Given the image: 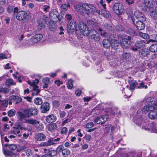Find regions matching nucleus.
<instances>
[{
	"label": "nucleus",
	"instance_id": "obj_1",
	"mask_svg": "<svg viewBox=\"0 0 157 157\" xmlns=\"http://www.w3.org/2000/svg\"><path fill=\"white\" fill-rule=\"evenodd\" d=\"M148 100L147 105L144 106L142 109L143 112L145 113L156 109L155 106H157V100L154 98H149Z\"/></svg>",
	"mask_w": 157,
	"mask_h": 157
},
{
	"label": "nucleus",
	"instance_id": "obj_2",
	"mask_svg": "<svg viewBox=\"0 0 157 157\" xmlns=\"http://www.w3.org/2000/svg\"><path fill=\"white\" fill-rule=\"evenodd\" d=\"M14 14L17 13L16 18L17 20L19 21L25 20L27 17H29L28 15L24 10H13Z\"/></svg>",
	"mask_w": 157,
	"mask_h": 157
},
{
	"label": "nucleus",
	"instance_id": "obj_3",
	"mask_svg": "<svg viewBox=\"0 0 157 157\" xmlns=\"http://www.w3.org/2000/svg\"><path fill=\"white\" fill-rule=\"evenodd\" d=\"M75 9L77 10H94L95 9V7L92 4H83L76 5Z\"/></svg>",
	"mask_w": 157,
	"mask_h": 157
},
{
	"label": "nucleus",
	"instance_id": "obj_4",
	"mask_svg": "<svg viewBox=\"0 0 157 157\" xmlns=\"http://www.w3.org/2000/svg\"><path fill=\"white\" fill-rule=\"evenodd\" d=\"M131 36H128L125 38L122 39L120 41V45L124 49H127L130 46L131 43Z\"/></svg>",
	"mask_w": 157,
	"mask_h": 157
},
{
	"label": "nucleus",
	"instance_id": "obj_5",
	"mask_svg": "<svg viewBox=\"0 0 157 157\" xmlns=\"http://www.w3.org/2000/svg\"><path fill=\"white\" fill-rule=\"evenodd\" d=\"M25 122L31 124L35 125L36 126L39 124L37 127V129L39 130H43L44 129L43 125L42 123H40V121L35 119H30L25 120Z\"/></svg>",
	"mask_w": 157,
	"mask_h": 157
},
{
	"label": "nucleus",
	"instance_id": "obj_6",
	"mask_svg": "<svg viewBox=\"0 0 157 157\" xmlns=\"http://www.w3.org/2000/svg\"><path fill=\"white\" fill-rule=\"evenodd\" d=\"M143 129L150 131L151 132L157 133V125L156 123H151L147 126H143L142 127Z\"/></svg>",
	"mask_w": 157,
	"mask_h": 157
},
{
	"label": "nucleus",
	"instance_id": "obj_7",
	"mask_svg": "<svg viewBox=\"0 0 157 157\" xmlns=\"http://www.w3.org/2000/svg\"><path fill=\"white\" fill-rule=\"evenodd\" d=\"M24 113L26 114L27 117L32 116H35L38 113V111L36 108L31 107L25 110Z\"/></svg>",
	"mask_w": 157,
	"mask_h": 157
},
{
	"label": "nucleus",
	"instance_id": "obj_8",
	"mask_svg": "<svg viewBox=\"0 0 157 157\" xmlns=\"http://www.w3.org/2000/svg\"><path fill=\"white\" fill-rule=\"evenodd\" d=\"M79 28L80 32L85 36H87L90 33L87 26L83 23H81L79 25Z\"/></svg>",
	"mask_w": 157,
	"mask_h": 157
},
{
	"label": "nucleus",
	"instance_id": "obj_9",
	"mask_svg": "<svg viewBox=\"0 0 157 157\" xmlns=\"http://www.w3.org/2000/svg\"><path fill=\"white\" fill-rule=\"evenodd\" d=\"M60 139L59 138L55 139H49L47 141L42 142L40 145L41 146L43 147L49 146L56 144L55 142L59 141Z\"/></svg>",
	"mask_w": 157,
	"mask_h": 157
},
{
	"label": "nucleus",
	"instance_id": "obj_10",
	"mask_svg": "<svg viewBox=\"0 0 157 157\" xmlns=\"http://www.w3.org/2000/svg\"><path fill=\"white\" fill-rule=\"evenodd\" d=\"M77 26L75 21H73L69 23L67 25V31L69 33H72L76 31Z\"/></svg>",
	"mask_w": 157,
	"mask_h": 157
},
{
	"label": "nucleus",
	"instance_id": "obj_11",
	"mask_svg": "<svg viewBox=\"0 0 157 157\" xmlns=\"http://www.w3.org/2000/svg\"><path fill=\"white\" fill-rule=\"evenodd\" d=\"M108 118L107 115H104L96 118L94 120V122L97 124H102L107 121Z\"/></svg>",
	"mask_w": 157,
	"mask_h": 157
},
{
	"label": "nucleus",
	"instance_id": "obj_12",
	"mask_svg": "<svg viewBox=\"0 0 157 157\" xmlns=\"http://www.w3.org/2000/svg\"><path fill=\"white\" fill-rule=\"evenodd\" d=\"M90 36L91 39L95 41H98L100 40L99 34L94 30L90 31Z\"/></svg>",
	"mask_w": 157,
	"mask_h": 157
},
{
	"label": "nucleus",
	"instance_id": "obj_13",
	"mask_svg": "<svg viewBox=\"0 0 157 157\" xmlns=\"http://www.w3.org/2000/svg\"><path fill=\"white\" fill-rule=\"evenodd\" d=\"M49 104L47 102H45L44 103L41 105L40 110L42 113H45L49 110Z\"/></svg>",
	"mask_w": 157,
	"mask_h": 157
},
{
	"label": "nucleus",
	"instance_id": "obj_14",
	"mask_svg": "<svg viewBox=\"0 0 157 157\" xmlns=\"http://www.w3.org/2000/svg\"><path fill=\"white\" fill-rule=\"evenodd\" d=\"M43 37L42 35L41 34H37L33 36L31 39V41L33 43L38 42L41 40Z\"/></svg>",
	"mask_w": 157,
	"mask_h": 157
},
{
	"label": "nucleus",
	"instance_id": "obj_15",
	"mask_svg": "<svg viewBox=\"0 0 157 157\" xmlns=\"http://www.w3.org/2000/svg\"><path fill=\"white\" fill-rule=\"evenodd\" d=\"M57 119L56 117L54 114H51L46 117V121L48 123H52L55 122Z\"/></svg>",
	"mask_w": 157,
	"mask_h": 157
},
{
	"label": "nucleus",
	"instance_id": "obj_16",
	"mask_svg": "<svg viewBox=\"0 0 157 157\" xmlns=\"http://www.w3.org/2000/svg\"><path fill=\"white\" fill-rule=\"evenodd\" d=\"M146 43L145 42L144 40H138L135 43V47H137L139 49H142L146 47Z\"/></svg>",
	"mask_w": 157,
	"mask_h": 157
},
{
	"label": "nucleus",
	"instance_id": "obj_17",
	"mask_svg": "<svg viewBox=\"0 0 157 157\" xmlns=\"http://www.w3.org/2000/svg\"><path fill=\"white\" fill-rule=\"evenodd\" d=\"M16 115L19 120L22 121H23L26 118H28L26 114L25 113H24L21 112H17Z\"/></svg>",
	"mask_w": 157,
	"mask_h": 157
},
{
	"label": "nucleus",
	"instance_id": "obj_18",
	"mask_svg": "<svg viewBox=\"0 0 157 157\" xmlns=\"http://www.w3.org/2000/svg\"><path fill=\"white\" fill-rule=\"evenodd\" d=\"M57 28L56 23L52 19L49 22V29L50 31H55Z\"/></svg>",
	"mask_w": 157,
	"mask_h": 157
},
{
	"label": "nucleus",
	"instance_id": "obj_19",
	"mask_svg": "<svg viewBox=\"0 0 157 157\" xmlns=\"http://www.w3.org/2000/svg\"><path fill=\"white\" fill-rule=\"evenodd\" d=\"M46 136L41 133H39L36 135L35 139L38 141H43L46 139Z\"/></svg>",
	"mask_w": 157,
	"mask_h": 157
},
{
	"label": "nucleus",
	"instance_id": "obj_20",
	"mask_svg": "<svg viewBox=\"0 0 157 157\" xmlns=\"http://www.w3.org/2000/svg\"><path fill=\"white\" fill-rule=\"evenodd\" d=\"M49 14L51 17L53 18L54 19L58 18V20H59V18L60 16L57 10H51Z\"/></svg>",
	"mask_w": 157,
	"mask_h": 157
},
{
	"label": "nucleus",
	"instance_id": "obj_21",
	"mask_svg": "<svg viewBox=\"0 0 157 157\" xmlns=\"http://www.w3.org/2000/svg\"><path fill=\"white\" fill-rule=\"evenodd\" d=\"M155 110L151 111L148 114V117L151 119L154 120L157 119V112Z\"/></svg>",
	"mask_w": 157,
	"mask_h": 157
},
{
	"label": "nucleus",
	"instance_id": "obj_22",
	"mask_svg": "<svg viewBox=\"0 0 157 157\" xmlns=\"http://www.w3.org/2000/svg\"><path fill=\"white\" fill-rule=\"evenodd\" d=\"M135 25L136 27L138 30H142L145 28L144 24L141 21H136Z\"/></svg>",
	"mask_w": 157,
	"mask_h": 157
},
{
	"label": "nucleus",
	"instance_id": "obj_23",
	"mask_svg": "<svg viewBox=\"0 0 157 157\" xmlns=\"http://www.w3.org/2000/svg\"><path fill=\"white\" fill-rule=\"evenodd\" d=\"M144 3L146 6L149 9H152L154 6L152 0H145Z\"/></svg>",
	"mask_w": 157,
	"mask_h": 157
},
{
	"label": "nucleus",
	"instance_id": "obj_24",
	"mask_svg": "<svg viewBox=\"0 0 157 157\" xmlns=\"http://www.w3.org/2000/svg\"><path fill=\"white\" fill-rule=\"evenodd\" d=\"M96 11L98 14H100L101 12V15L105 17H109L110 16V14L108 10H96Z\"/></svg>",
	"mask_w": 157,
	"mask_h": 157
},
{
	"label": "nucleus",
	"instance_id": "obj_25",
	"mask_svg": "<svg viewBox=\"0 0 157 157\" xmlns=\"http://www.w3.org/2000/svg\"><path fill=\"white\" fill-rule=\"evenodd\" d=\"M13 128H17L21 130H26V128L25 126L20 122H17L15 124V126L13 127Z\"/></svg>",
	"mask_w": 157,
	"mask_h": 157
},
{
	"label": "nucleus",
	"instance_id": "obj_26",
	"mask_svg": "<svg viewBox=\"0 0 157 157\" xmlns=\"http://www.w3.org/2000/svg\"><path fill=\"white\" fill-rule=\"evenodd\" d=\"M48 130L51 132L55 131L57 128V126L56 123H53L49 124L48 126Z\"/></svg>",
	"mask_w": 157,
	"mask_h": 157
},
{
	"label": "nucleus",
	"instance_id": "obj_27",
	"mask_svg": "<svg viewBox=\"0 0 157 157\" xmlns=\"http://www.w3.org/2000/svg\"><path fill=\"white\" fill-rule=\"evenodd\" d=\"M140 53L142 56L146 57L149 55V52L147 49L144 48L141 49V51L140 52Z\"/></svg>",
	"mask_w": 157,
	"mask_h": 157
},
{
	"label": "nucleus",
	"instance_id": "obj_28",
	"mask_svg": "<svg viewBox=\"0 0 157 157\" xmlns=\"http://www.w3.org/2000/svg\"><path fill=\"white\" fill-rule=\"evenodd\" d=\"M49 81L50 79L47 77H46L43 79L42 82L44 84L43 87L44 88H47L48 87Z\"/></svg>",
	"mask_w": 157,
	"mask_h": 157
},
{
	"label": "nucleus",
	"instance_id": "obj_29",
	"mask_svg": "<svg viewBox=\"0 0 157 157\" xmlns=\"http://www.w3.org/2000/svg\"><path fill=\"white\" fill-rule=\"evenodd\" d=\"M113 10H123V5L120 3H115L113 7Z\"/></svg>",
	"mask_w": 157,
	"mask_h": 157
},
{
	"label": "nucleus",
	"instance_id": "obj_30",
	"mask_svg": "<svg viewBox=\"0 0 157 157\" xmlns=\"http://www.w3.org/2000/svg\"><path fill=\"white\" fill-rule=\"evenodd\" d=\"M103 47L105 48H108L111 46V43L108 39H105L102 42Z\"/></svg>",
	"mask_w": 157,
	"mask_h": 157
},
{
	"label": "nucleus",
	"instance_id": "obj_31",
	"mask_svg": "<svg viewBox=\"0 0 157 157\" xmlns=\"http://www.w3.org/2000/svg\"><path fill=\"white\" fill-rule=\"evenodd\" d=\"M134 15L137 18H143L144 15L140 10H136L134 12Z\"/></svg>",
	"mask_w": 157,
	"mask_h": 157
},
{
	"label": "nucleus",
	"instance_id": "obj_32",
	"mask_svg": "<svg viewBox=\"0 0 157 157\" xmlns=\"http://www.w3.org/2000/svg\"><path fill=\"white\" fill-rule=\"evenodd\" d=\"M119 44V42L116 40H114L113 41L111 42V45L112 47L115 49H117V48Z\"/></svg>",
	"mask_w": 157,
	"mask_h": 157
},
{
	"label": "nucleus",
	"instance_id": "obj_33",
	"mask_svg": "<svg viewBox=\"0 0 157 157\" xmlns=\"http://www.w3.org/2000/svg\"><path fill=\"white\" fill-rule=\"evenodd\" d=\"M149 50L152 52H157V44H152L149 48Z\"/></svg>",
	"mask_w": 157,
	"mask_h": 157
},
{
	"label": "nucleus",
	"instance_id": "obj_34",
	"mask_svg": "<svg viewBox=\"0 0 157 157\" xmlns=\"http://www.w3.org/2000/svg\"><path fill=\"white\" fill-rule=\"evenodd\" d=\"M4 154L6 155L9 156V157H15V155L14 153L8 150H4Z\"/></svg>",
	"mask_w": 157,
	"mask_h": 157
},
{
	"label": "nucleus",
	"instance_id": "obj_35",
	"mask_svg": "<svg viewBox=\"0 0 157 157\" xmlns=\"http://www.w3.org/2000/svg\"><path fill=\"white\" fill-rule=\"evenodd\" d=\"M34 102L36 105H40L42 103L43 101L41 98H37L34 99Z\"/></svg>",
	"mask_w": 157,
	"mask_h": 157
},
{
	"label": "nucleus",
	"instance_id": "obj_36",
	"mask_svg": "<svg viewBox=\"0 0 157 157\" xmlns=\"http://www.w3.org/2000/svg\"><path fill=\"white\" fill-rule=\"evenodd\" d=\"M131 54L129 53H124L122 55V59L123 60H124L129 58Z\"/></svg>",
	"mask_w": 157,
	"mask_h": 157
},
{
	"label": "nucleus",
	"instance_id": "obj_37",
	"mask_svg": "<svg viewBox=\"0 0 157 157\" xmlns=\"http://www.w3.org/2000/svg\"><path fill=\"white\" fill-rule=\"evenodd\" d=\"M137 84V82L135 81L132 82H131L129 83V90H133L135 89V87Z\"/></svg>",
	"mask_w": 157,
	"mask_h": 157
},
{
	"label": "nucleus",
	"instance_id": "obj_38",
	"mask_svg": "<svg viewBox=\"0 0 157 157\" xmlns=\"http://www.w3.org/2000/svg\"><path fill=\"white\" fill-rule=\"evenodd\" d=\"M150 15L154 19L157 18V10H151Z\"/></svg>",
	"mask_w": 157,
	"mask_h": 157
},
{
	"label": "nucleus",
	"instance_id": "obj_39",
	"mask_svg": "<svg viewBox=\"0 0 157 157\" xmlns=\"http://www.w3.org/2000/svg\"><path fill=\"white\" fill-rule=\"evenodd\" d=\"M38 25L37 27L38 30H40L43 28H44L45 25L40 20L38 21Z\"/></svg>",
	"mask_w": 157,
	"mask_h": 157
},
{
	"label": "nucleus",
	"instance_id": "obj_40",
	"mask_svg": "<svg viewBox=\"0 0 157 157\" xmlns=\"http://www.w3.org/2000/svg\"><path fill=\"white\" fill-rule=\"evenodd\" d=\"M62 153L63 155H68L70 154V151L67 149H64L62 150Z\"/></svg>",
	"mask_w": 157,
	"mask_h": 157
},
{
	"label": "nucleus",
	"instance_id": "obj_41",
	"mask_svg": "<svg viewBox=\"0 0 157 157\" xmlns=\"http://www.w3.org/2000/svg\"><path fill=\"white\" fill-rule=\"evenodd\" d=\"M98 31L100 32L101 36L106 37L108 36V33L106 32L103 31L102 29H99Z\"/></svg>",
	"mask_w": 157,
	"mask_h": 157
},
{
	"label": "nucleus",
	"instance_id": "obj_42",
	"mask_svg": "<svg viewBox=\"0 0 157 157\" xmlns=\"http://www.w3.org/2000/svg\"><path fill=\"white\" fill-rule=\"evenodd\" d=\"M140 36L144 39H147L149 38V35L147 33H140Z\"/></svg>",
	"mask_w": 157,
	"mask_h": 157
},
{
	"label": "nucleus",
	"instance_id": "obj_43",
	"mask_svg": "<svg viewBox=\"0 0 157 157\" xmlns=\"http://www.w3.org/2000/svg\"><path fill=\"white\" fill-rule=\"evenodd\" d=\"M16 113V111L13 109L10 110L8 112V114L9 117H12L14 116Z\"/></svg>",
	"mask_w": 157,
	"mask_h": 157
},
{
	"label": "nucleus",
	"instance_id": "obj_44",
	"mask_svg": "<svg viewBox=\"0 0 157 157\" xmlns=\"http://www.w3.org/2000/svg\"><path fill=\"white\" fill-rule=\"evenodd\" d=\"M70 7V5L69 4H63L61 6V8L62 9L67 10Z\"/></svg>",
	"mask_w": 157,
	"mask_h": 157
},
{
	"label": "nucleus",
	"instance_id": "obj_45",
	"mask_svg": "<svg viewBox=\"0 0 157 157\" xmlns=\"http://www.w3.org/2000/svg\"><path fill=\"white\" fill-rule=\"evenodd\" d=\"M10 90L9 89L5 88H2L0 90V91L4 93L7 94L9 92Z\"/></svg>",
	"mask_w": 157,
	"mask_h": 157
},
{
	"label": "nucleus",
	"instance_id": "obj_46",
	"mask_svg": "<svg viewBox=\"0 0 157 157\" xmlns=\"http://www.w3.org/2000/svg\"><path fill=\"white\" fill-rule=\"evenodd\" d=\"M13 79H10L7 80L6 82V85L7 86H10L13 84Z\"/></svg>",
	"mask_w": 157,
	"mask_h": 157
},
{
	"label": "nucleus",
	"instance_id": "obj_47",
	"mask_svg": "<svg viewBox=\"0 0 157 157\" xmlns=\"http://www.w3.org/2000/svg\"><path fill=\"white\" fill-rule=\"evenodd\" d=\"M9 147L10 150L13 151L16 149L17 146L16 144H11L9 146Z\"/></svg>",
	"mask_w": 157,
	"mask_h": 157
},
{
	"label": "nucleus",
	"instance_id": "obj_48",
	"mask_svg": "<svg viewBox=\"0 0 157 157\" xmlns=\"http://www.w3.org/2000/svg\"><path fill=\"white\" fill-rule=\"evenodd\" d=\"M22 101V99L21 97L18 96H16V99L15 100L14 102L15 103H19L21 102Z\"/></svg>",
	"mask_w": 157,
	"mask_h": 157
},
{
	"label": "nucleus",
	"instance_id": "obj_49",
	"mask_svg": "<svg viewBox=\"0 0 157 157\" xmlns=\"http://www.w3.org/2000/svg\"><path fill=\"white\" fill-rule=\"evenodd\" d=\"M57 154V152L54 150H52L49 151V154L48 155H49L50 157L56 155Z\"/></svg>",
	"mask_w": 157,
	"mask_h": 157
},
{
	"label": "nucleus",
	"instance_id": "obj_50",
	"mask_svg": "<svg viewBox=\"0 0 157 157\" xmlns=\"http://www.w3.org/2000/svg\"><path fill=\"white\" fill-rule=\"evenodd\" d=\"M67 87V88L69 89H71L73 87L72 82L71 80H69L68 81Z\"/></svg>",
	"mask_w": 157,
	"mask_h": 157
},
{
	"label": "nucleus",
	"instance_id": "obj_51",
	"mask_svg": "<svg viewBox=\"0 0 157 157\" xmlns=\"http://www.w3.org/2000/svg\"><path fill=\"white\" fill-rule=\"evenodd\" d=\"M8 103V99H6L2 101V105L5 107L7 106Z\"/></svg>",
	"mask_w": 157,
	"mask_h": 157
},
{
	"label": "nucleus",
	"instance_id": "obj_52",
	"mask_svg": "<svg viewBox=\"0 0 157 157\" xmlns=\"http://www.w3.org/2000/svg\"><path fill=\"white\" fill-rule=\"evenodd\" d=\"M67 132V129L66 127H64L62 129L61 131V133L62 134H66Z\"/></svg>",
	"mask_w": 157,
	"mask_h": 157
},
{
	"label": "nucleus",
	"instance_id": "obj_53",
	"mask_svg": "<svg viewBox=\"0 0 157 157\" xmlns=\"http://www.w3.org/2000/svg\"><path fill=\"white\" fill-rule=\"evenodd\" d=\"M14 129L11 131V132L12 133L14 134H19L20 132V131L18 129L13 128Z\"/></svg>",
	"mask_w": 157,
	"mask_h": 157
},
{
	"label": "nucleus",
	"instance_id": "obj_54",
	"mask_svg": "<svg viewBox=\"0 0 157 157\" xmlns=\"http://www.w3.org/2000/svg\"><path fill=\"white\" fill-rule=\"evenodd\" d=\"M94 126V123L93 122H89L86 125V127L88 128H90Z\"/></svg>",
	"mask_w": 157,
	"mask_h": 157
},
{
	"label": "nucleus",
	"instance_id": "obj_55",
	"mask_svg": "<svg viewBox=\"0 0 157 157\" xmlns=\"http://www.w3.org/2000/svg\"><path fill=\"white\" fill-rule=\"evenodd\" d=\"M85 138L86 141H89L91 139V136L89 135H86L85 136Z\"/></svg>",
	"mask_w": 157,
	"mask_h": 157
},
{
	"label": "nucleus",
	"instance_id": "obj_56",
	"mask_svg": "<svg viewBox=\"0 0 157 157\" xmlns=\"http://www.w3.org/2000/svg\"><path fill=\"white\" fill-rule=\"evenodd\" d=\"M26 148L24 146H19L17 149V151L18 152Z\"/></svg>",
	"mask_w": 157,
	"mask_h": 157
},
{
	"label": "nucleus",
	"instance_id": "obj_57",
	"mask_svg": "<svg viewBox=\"0 0 157 157\" xmlns=\"http://www.w3.org/2000/svg\"><path fill=\"white\" fill-rule=\"evenodd\" d=\"M126 13L129 17L133 16V14L132 10H127Z\"/></svg>",
	"mask_w": 157,
	"mask_h": 157
},
{
	"label": "nucleus",
	"instance_id": "obj_58",
	"mask_svg": "<svg viewBox=\"0 0 157 157\" xmlns=\"http://www.w3.org/2000/svg\"><path fill=\"white\" fill-rule=\"evenodd\" d=\"M109 41L111 42V43L113 41V40H116L115 39L114 36L112 35H111L109 36Z\"/></svg>",
	"mask_w": 157,
	"mask_h": 157
},
{
	"label": "nucleus",
	"instance_id": "obj_59",
	"mask_svg": "<svg viewBox=\"0 0 157 157\" xmlns=\"http://www.w3.org/2000/svg\"><path fill=\"white\" fill-rule=\"evenodd\" d=\"M7 56L5 54L3 53L0 54V59H7Z\"/></svg>",
	"mask_w": 157,
	"mask_h": 157
},
{
	"label": "nucleus",
	"instance_id": "obj_60",
	"mask_svg": "<svg viewBox=\"0 0 157 157\" xmlns=\"http://www.w3.org/2000/svg\"><path fill=\"white\" fill-rule=\"evenodd\" d=\"M33 90L34 91H37L38 90H40L39 88V86L36 85L35 84L33 86Z\"/></svg>",
	"mask_w": 157,
	"mask_h": 157
},
{
	"label": "nucleus",
	"instance_id": "obj_61",
	"mask_svg": "<svg viewBox=\"0 0 157 157\" xmlns=\"http://www.w3.org/2000/svg\"><path fill=\"white\" fill-rule=\"evenodd\" d=\"M54 82L59 86L63 83L62 82L60 81L59 80H56Z\"/></svg>",
	"mask_w": 157,
	"mask_h": 157
},
{
	"label": "nucleus",
	"instance_id": "obj_62",
	"mask_svg": "<svg viewBox=\"0 0 157 157\" xmlns=\"http://www.w3.org/2000/svg\"><path fill=\"white\" fill-rule=\"evenodd\" d=\"M114 12L118 15H121L123 13V10H114Z\"/></svg>",
	"mask_w": 157,
	"mask_h": 157
},
{
	"label": "nucleus",
	"instance_id": "obj_63",
	"mask_svg": "<svg viewBox=\"0 0 157 157\" xmlns=\"http://www.w3.org/2000/svg\"><path fill=\"white\" fill-rule=\"evenodd\" d=\"M81 91L79 89H78L75 92V94L77 96H79L81 93Z\"/></svg>",
	"mask_w": 157,
	"mask_h": 157
},
{
	"label": "nucleus",
	"instance_id": "obj_64",
	"mask_svg": "<svg viewBox=\"0 0 157 157\" xmlns=\"http://www.w3.org/2000/svg\"><path fill=\"white\" fill-rule=\"evenodd\" d=\"M53 105L55 107H58L59 105V102L57 101H54L53 102Z\"/></svg>",
	"mask_w": 157,
	"mask_h": 157
}]
</instances>
